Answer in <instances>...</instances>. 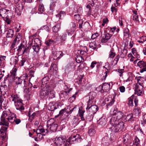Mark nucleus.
<instances>
[{
  "mask_svg": "<svg viewBox=\"0 0 146 146\" xmlns=\"http://www.w3.org/2000/svg\"><path fill=\"white\" fill-rule=\"evenodd\" d=\"M117 108L115 109L114 113L112 114L109 121L111 125H109L107 128L112 133H115L122 130L124 123L121 121L123 117V113L120 111H117Z\"/></svg>",
  "mask_w": 146,
  "mask_h": 146,
  "instance_id": "f257e3e1",
  "label": "nucleus"
},
{
  "mask_svg": "<svg viewBox=\"0 0 146 146\" xmlns=\"http://www.w3.org/2000/svg\"><path fill=\"white\" fill-rule=\"evenodd\" d=\"M96 94L95 92H92L89 93L87 97L88 100L87 101V107L86 108L88 109L89 114L92 115L95 114L98 110V108L96 105H91L93 102L94 100L96 97Z\"/></svg>",
  "mask_w": 146,
  "mask_h": 146,
  "instance_id": "f03ea898",
  "label": "nucleus"
},
{
  "mask_svg": "<svg viewBox=\"0 0 146 146\" xmlns=\"http://www.w3.org/2000/svg\"><path fill=\"white\" fill-rule=\"evenodd\" d=\"M15 119V115L11 113L9 110L4 111L1 117L0 125H9V122L11 123Z\"/></svg>",
  "mask_w": 146,
  "mask_h": 146,
  "instance_id": "7ed1b4c3",
  "label": "nucleus"
},
{
  "mask_svg": "<svg viewBox=\"0 0 146 146\" xmlns=\"http://www.w3.org/2000/svg\"><path fill=\"white\" fill-rule=\"evenodd\" d=\"M133 138L128 134H126L123 137V142L125 146H132L133 145L137 146L139 143V139L136 137H135L134 141Z\"/></svg>",
  "mask_w": 146,
  "mask_h": 146,
  "instance_id": "20e7f679",
  "label": "nucleus"
},
{
  "mask_svg": "<svg viewBox=\"0 0 146 146\" xmlns=\"http://www.w3.org/2000/svg\"><path fill=\"white\" fill-rule=\"evenodd\" d=\"M11 98L12 99V101L14 102L17 110L22 111L25 109L23 106V100L17 94L11 95L10 100Z\"/></svg>",
  "mask_w": 146,
  "mask_h": 146,
  "instance_id": "39448f33",
  "label": "nucleus"
},
{
  "mask_svg": "<svg viewBox=\"0 0 146 146\" xmlns=\"http://www.w3.org/2000/svg\"><path fill=\"white\" fill-rule=\"evenodd\" d=\"M52 121L53 120L50 119L47 122V129H46L47 132L48 130H50L52 132L55 131L56 130L58 127L57 124L54 123Z\"/></svg>",
  "mask_w": 146,
  "mask_h": 146,
  "instance_id": "423d86ee",
  "label": "nucleus"
},
{
  "mask_svg": "<svg viewBox=\"0 0 146 146\" xmlns=\"http://www.w3.org/2000/svg\"><path fill=\"white\" fill-rule=\"evenodd\" d=\"M66 137L64 135H61L59 137H56L55 139L54 143L57 145H61L64 144L66 140Z\"/></svg>",
  "mask_w": 146,
  "mask_h": 146,
  "instance_id": "0eeeda50",
  "label": "nucleus"
},
{
  "mask_svg": "<svg viewBox=\"0 0 146 146\" xmlns=\"http://www.w3.org/2000/svg\"><path fill=\"white\" fill-rule=\"evenodd\" d=\"M135 94L138 96H142L144 93L143 86L141 85L135 86L134 88Z\"/></svg>",
  "mask_w": 146,
  "mask_h": 146,
  "instance_id": "6e6552de",
  "label": "nucleus"
},
{
  "mask_svg": "<svg viewBox=\"0 0 146 146\" xmlns=\"http://www.w3.org/2000/svg\"><path fill=\"white\" fill-rule=\"evenodd\" d=\"M43 87L40 91V95L42 98H44L49 94V89L47 88V86H46V88Z\"/></svg>",
  "mask_w": 146,
  "mask_h": 146,
  "instance_id": "1a4fd4ad",
  "label": "nucleus"
},
{
  "mask_svg": "<svg viewBox=\"0 0 146 146\" xmlns=\"http://www.w3.org/2000/svg\"><path fill=\"white\" fill-rule=\"evenodd\" d=\"M111 137H109L108 135L106 133L104 137L102 139V144L104 145H108L111 143Z\"/></svg>",
  "mask_w": 146,
  "mask_h": 146,
  "instance_id": "9d476101",
  "label": "nucleus"
},
{
  "mask_svg": "<svg viewBox=\"0 0 146 146\" xmlns=\"http://www.w3.org/2000/svg\"><path fill=\"white\" fill-rule=\"evenodd\" d=\"M23 6L22 4L17 5V6L13 8V11L18 15H20L23 10Z\"/></svg>",
  "mask_w": 146,
  "mask_h": 146,
  "instance_id": "9b49d317",
  "label": "nucleus"
},
{
  "mask_svg": "<svg viewBox=\"0 0 146 146\" xmlns=\"http://www.w3.org/2000/svg\"><path fill=\"white\" fill-rule=\"evenodd\" d=\"M137 65L140 68H142L140 70V72L141 73L146 71V62L141 60L137 63Z\"/></svg>",
  "mask_w": 146,
  "mask_h": 146,
  "instance_id": "f8f14e48",
  "label": "nucleus"
},
{
  "mask_svg": "<svg viewBox=\"0 0 146 146\" xmlns=\"http://www.w3.org/2000/svg\"><path fill=\"white\" fill-rule=\"evenodd\" d=\"M70 28L66 30V33L68 35H71L74 32L76 28L75 23L74 22H71L70 25Z\"/></svg>",
  "mask_w": 146,
  "mask_h": 146,
  "instance_id": "ddd939ff",
  "label": "nucleus"
},
{
  "mask_svg": "<svg viewBox=\"0 0 146 146\" xmlns=\"http://www.w3.org/2000/svg\"><path fill=\"white\" fill-rule=\"evenodd\" d=\"M76 143V140L74 135H71L68 139L66 140V142L64 144V146H70V144H72Z\"/></svg>",
  "mask_w": 146,
  "mask_h": 146,
  "instance_id": "4468645a",
  "label": "nucleus"
},
{
  "mask_svg": "<svg viewBox=\"0 0 146 146\" xmlns=\"http://www.w3.org/2000/svg\"><path fill=\"white\" fill-rule=\"evenodd\" d=\"M8 81L7 80L5 79L4 82V84L3 86L1 87L0 90L2 93V92H3L5 94L6 92L7 91V89L8 88L7 86L9 87L11 84V83L9 82H8V84H7L6 83Z\"/></svg>",
  "mask_w": 146,
  "mask_h": 146,
  "instance_id": "2eb2a0df",
  "label": "nucleus"
},
{
  "mask_svg": "<svg viewBox=\"0 0 146 146\" xmlns=\"http://www.w3.org/2000/svg\"><path fill=\"white\" fill-rule=\"evenodd\" d=\"M134 102L135 103V108L133 109V113L135 115L138 116L140 113L139 108L137 107L138 104V100L137 98H135L134 100Z\"/></svg>",
  "mask_w": 146,
  "mask_h": 146,
  "instance_id": "dca6fc26",
  "label": "nucleus"
},
{
  "mask_svg": "<svg viewBox=\"0 0 146 146\" xmlns=\"http://www.w3.org/2000/svg\"><path fill=\"white\" fill-rule=\"evenodd\" d=\"M52 57L54 60L59 59L63 56V54L62 52L60 51H56L54 53L52 52Z\"/></svg>",
  "mask_w": 146,
  "mask_h": 146,
  "instance_id": "f3484780",
  "label": "nucleus"
},
{
  "mask_svg": "<svg viewBox=\"0 0 146 146\" xmlns=\"http://www.w3.org/2000/svg\"><path fill=\"white\" fill-rule=\"evenodd\" d=\"M17 69L16 68H14L10 72V74H8L7 75V77H10V78H11L14 80H15V78L17 79V77H16V72Z\"/></svg>",
  "mask_w": 146,
  "mask_h": 146,
  "instance_id": "a211bd4d",
  "label": "nucleus"
},
{
  "mask_svg": "<svg viewBox=\"0 0 146 146\" xmlns=\"http://www.w3.org/2000/svg\"><path fill=\"white\" fill-rule=\"evenodd\" d=\"M68 92H67L66 91L61 92L59 94L60 99L63 101L66 100L68 97Z\"/></svg>",
  "mask_w": 146,
  "mask_h": 146,
  "instance_id": "6ab92c4d",
  "label": "nucleus"
},
{
  "mask_svg": "<svg viewBox=\"0 0 146 146\" xmlns=\"http://www.w3.org/2000/svg\"><path fill=\"white\" fill-rule=\"evenodd\" d=\"M49 79V77L48 76H46L43 78L41 80L42 85L41 87H46V86H47L48 85H46L48 83Z\"/></svg>",
  "mask_w": 146,
  "mask_h": 146,
  "instance_id": "aec40b11",
  "label": "nucleus"
},
{
  "mask_svg": "<svg viewBox=\"0 0 146 146\" xmlns=\"http://www.w3.org/2000/svg\"><path fill=\"white\" fill-rule=\"evenodd\" d=\"M60 28V24L59 23H56L52 28V32L54 34L58 33L59 31Z\"/></svg>",
  "mask_w": 146,
  "mask_h": 146,
  "instance_id": "412c9836",
  "label": "nucleus"
},
{
  "mask_svg": "<svg viewBox=\"0 0 146 146\" xmlns=\"http://www.w3.org/2000/svg\"><path fill=\"white\" fill-rule=\"evenodd\" d=\"M102 90L103 92H108L110 89V84L106 83H103L101 86Z\"/></svg>",
  "mask_w": 146,
  "mask_h": 146,
  "instance_id": "4be33fe9",
  "label": "nucleus"
},
{
  "mask_svg": "<svg viewBox=\"0 0 146 146\" xmlns=\"http://www.w3.org/2000/svg\"><path fill=\"white\" fill-rule=\"evenodd\" d=\"M58 69V68L56 64H52L50 68V70L52 71L54 75L56 74Z\"/></svg>",
  "mask_w": 146,
  "mask_h": 146,
  "instance_id": "5701e85b",
  "label": "nucleus"
},
{
  "mask_svg": "<svg viewBox=\"0 0 146 146\" xmlns=\"http://www.w3.org/2000/svg\"><path fill=\"white\" fill-rule=\"evenodd\" d=\"M97 123L102 126H104L107 123V119L105 117H101L98 121Z\"/></svg>",
  "mask_w": 146,
  "mask_h": 146,
  "instance_id": "b1692460",
  "label": "nucleus"
},
{
  "mask_svg": "<svg viewBox=\"0 0 146 146\" xmlns=\"http://www.w3.org/2000/svg\"><path fill=\"white\" fill-rule=\"evenodd\" d=\"M19 60L17 56L13 57L11 58V62L10 64H13L15 65H16L18 64V62Z\"/></svg>",
  "mask_w": 146,
  "mask_h": 146,
  "instance_id": "393cba45",
  "label": "nucleus"
},
{
  "mask_svg": "<svg viewBox=\"0 0 146 146\" xmlns=\"http://www.w3.org/2000/svg\"><path fill=\"white\" fill-rule=\"evenodd\" d=\"M27 60L26 58L24 56H22L19 63V65L20 66H24V64L25 63Z\"/></svg>",
  "mask_w": 146,
  "mask_h": 146,
  "instance_id": "a878e982",
  "label": "nucleus"
},
{
  "mask_svg": "<svg viewBox=\"0 0 146 146\" xmlns=\"http://www.w3.org/2000/svg\"><path fill=\"white\" fill-rule=\"evenodd\" d=\"M126 121H128L129 123H132L134 120V117L133 116L132 113L128 115L126 118Z\"/></svg>",
  "mask_w": 146,
  "mask_h": 146,
  "instance_id": "bb28decb",
  "label": "nucleus"
},
{
  "mask_svg": "<svg viewBox=\"0 0 146 146\" xmlns=\"http://www.w3.org/2000/svg\"><path fill=\"white\" fill-rule=\"evenodd\" d=\"M134 97V95H132L130 98L128 99V102L127 104L129 106L133 107V100Z\"/></svg>",
  "mask_w": 146,
  "mask_h": 146,
  "instance_id": "cd10ccee",
  "label": "nucleus"
},
{
  "mask_svg": "<svg viewBox=\"0 0 146 146\" xmlns=\"http://www.w3.org/2000/svg\"><path fill=\"white\" fill-rule=\"evenodd\" d=\"M14 34V31L11 29H9L7 33V37L12 38L13 37Z\"/></svg>",
  "mask_w": 146,
  "mask_h": 146,
  "instance_id": "c85d7f7f",
  "label": "nucleus"
},
{
  "mask_svg": "<svg viewBox=\"0 0 146 146\" xmlns=\"http://www.w3.org/2000/svg\"><path fill=\"white\" fill-rule=\"evenodd\" d=\"M25 77H27V74H23L22 76L17 78V84H21L22 81L24 80V78Z\"/></svg>",
  "mask_w": 146,
  "mask_h": 146,
  "instance_id": "c756f323",
  "label": "nucleus"
},
{
  "mask_svg": "<svg viewBox=\"0 0 146 146\" xmlns=\"http://www.w3.org/2000/svg\"><path fill=\"white\" fill-rule=\"evenodd\" d=\"M7 9L4 8L0 9V16L4 18L6 16Z\"/></svg>",
  "mask_w": 146,
  "mask_h": 146,
  "instance_id": "7c9ffc66",
  "label": "nucleus"
},
{
  "mask_svg": "<svg viewBox=\"0 0 146 146\" xmlns=\"http://www.w3.org/2000/svg\"><path fill=\"white\" fill-rule=\"evenodd\" d=\"M57 108L56 106L53 105L52 103H50L48 106V110L51 111H54Z\"/></svg>",
  "mask_w": 146,
  "mask_h": 146,
  "instance_id": "2f4dec72",
  "label": "nucleus"
},
{
  "mask_svg": "<svg viewBox=\"0 0 146 146\" xmlns=\"http://www.w3.org/2000/svg\"><path fill=\"white\" fill-rule=\"evenodd\" d=\"M89 46L92 49L95 50L97 48V44L95 41L91 42L89 44Z\"/></svg>",
  "mask_w": 146,
  "mask_h": 146,
  "instance_id": "473e14b6",
  "label": "nucleus"
},
{
  "mask_svg": "<svg viewBox=\"0 0 146 146\" xmlns=\"http://www.w3.org/2000/svg\"><path fill=\"white\" fill-rule=\"evenodd\" d=\"M48 95L50 99H52L55 97V92L53 90L49 89V94Z\"/></svg>",
  "mask_w": 146,
  "mask_h": 146,
  "instance_id": "72a5a7b5",
  "label": "nucleus"
},
{
  "mask_svg": "<svg viewBox=\"0 0 146 146\" xmlns=\"http://www.w3.org/2000/svg\"><path fill=\"white\" fill-rule=\"evenodd\" d=\"M88 133L90 136H93L95 134L96 131L94 128H90L88 130Z\"/></svg>",
  "mask_w": 146,
  "mask_h": 146,
  "instance_id": "f704fd0d",
  "label": "nucleus"
},
{
  "mask_svg": "<svg viewBox=\"0 0 146 146\" xmlns=\"http://www.w3.org/2000/svg\"><path fill=\"white\" fill-rule=\"evenodd\" d=\"M76 60L77 62L78 63L84 61V59L81 56L79 55L77 56L76 58Z\"/></svg>",
  "mask_w": 146,
  "mask_h": 146,
  "instance_id": "c9c22d12",
  "label": "nucleus"
},
{
  "mask_svg": "<svg viewBox=\"0 0 146 146\" xmlns=\"http://www.w3.org/2000/svg\"><path fill=\"white\" fill-rule=\"evenodd\" d=\"M75 139L76 143H79L82 140V138L81 136L79 134H77L75 135Z\"/></svg>",
  "mask_w": 146,
  "mask_h": 146,
  "instance_id": "e433bc0d",
  "label": "nucleus"
},
{
  "mask_svg": "<svg viewBox=\"0 0 146 146\" xmlns=\"http://www.w3.org/2000/svg\"><path fill=\"white\" fill-rule=\"evenodd\" d=\"M115 53L113 49H111L109 53V58H113L115 55Z\"/></svg>",
  "mask_w": 146,
  "mask_h": 146,
  "instance_id": "4c0bfd02",
  "label": "nucleus"
},
{
  "mask_svg": "<svg viewBox=\"0 0 146 146\" xmlns=\"http://www.w3.org/2000/svg\"><path fill=\"white\" fill-rule=\"evenodd\" d=\"M0 136L1 137L3 140H6L7 138L6 132L2 131H0Z\"/></svg>",
  "mask_w": 146,
  "mask_h": 146,
  "instance_id": "58836bf2",
  "label": "nucleus"
},
{
  "mask_svg": "<svg viewBox=\"0 0 146 146\" xmlns=\"http://www.w3.org/2000/svg\"><path fill=\"white\" fill-rule=\"evenodd\" d=\"M115 100L114 99H111L110 100V101L108 103H106V106L107 108L108 109L114 103Z\"/></svg>",
  "mask_w": 146,
  "mask_h": 146,
  "instance_id": "ea45409f",
  "label": "nucleus"
},
{
  "mask_svg": "<svg viewBox=\"0 0 146 146\" xmlns=\"http://www.w3.org/2000/svg\"><path fill=\"white\" fill-rule=\"evenodd\" d=\"M79 122L78 118L74 116V118L72 121V123L74 125H77L79 123Z\"/></svg>",
  "mask_w": 146,
  "mask_h": 146,
  "instance_id": "a19ab883",
  "label": "nucleus"
},
{
  "mask_svg": "<svg viewBox=\"0 0 146 146\" xmlns=\"http://www.w3.org/2000/svg\"><path fill=\"white\" fill-rule=\"evenodd\" d=\"M66 15L65 12L64 11H61L60 13L56 15V17L57 18H58L59 19H61V17H64Z\"/></svg>",
  "mask_w": 146,
  "mask_h": 146,
  "instance_id": "79ce46f5",
  "label": "nucleus"
},
{
  "mask_svg": "<svg viewBox=\"0 0 146 146\" xmlns=\"http://www.w3.org/2000/svg\"><path fill=\"white\" fill-rule=\"evenodd\" d=\"M32 48L34 50V51L36 53H37L39 52L40 49L39 46L37 45H33L32 46Z\"/></svg>",
  "mask_w": 146,
  "mask_h": 146,
  "instance_id": "37998d69",
  "label": "nucleus"
},
{
  "mask_svg": "<svg viewBox=\"0 0 146 146\" xmlns=\"http://www.w3.org/2000/svg\"><path fill=\"white\" fill-rule=\"evenodd\" d=\"M38 10L39 12L38 14H41L43 12L44 10V6L43 5L40 4L38 7Z\"/></svg>",
  "mask_w": 146,
  "mask_h": 146,
  "instance_id": "c03bdc74",
  "label": "nucleus"
},
{
  "mask_svg": "<svg viewBox=\"0 0 146 146\" xmlns=\"http://www.w3.org/2000/svg\"><path fill=\"white\" fill-rule=\"evenodd\" d=\"M66 109H62L61 110H60L59 112V113L58 115L55 116V117H58L59 116H62L63 114L64 113H66Z\"/></svg>",
  "mask_w": 146,
  "mask_h": 146,
  "instance_id": "a18cd8bd",
  "label": "nucleus"
},
{
  "mask_svg": "<svg viewBox=\"0 0 146 146\" xmlns=\"http://www.w3.org/2000/svg\"><path fill=\"white\" fill-rule=\"evenodd\" d=\"M34 42L35 44L36 45H41V41L38 38H36L34 39Z\"/></svg>",
  "mask_w": 146,
  "mask_h": 146,
  "instance_id": "49530a36",
  "label": "nucleus"
},
{
  "mask_svg": "<svg viewBox=\"0 0 146 146\" xmlns=\"http://www.w3.org/2000/svg\"><path fill=\"white\" fill-rule=\"evenodd\" d=\"M54 42V41L51 39H49L45 41V43L48 46H50L52 43Z\"/></svg>",
  "mask_w": 146,
  "mask_h": 146,
  "instance_id": "de8ad7c7",
  "label": "nucleus"
},
{
  "mask_svg": "<svg viewBox=\"0 0 146 146\" xmlns=\"http://www.w3.org/2000/svg\"><path fill=\"white\" fill-rule=\"evenodd\" d=\"M5 66V63L4 62V60H2L1 58L0 57V68H4Z\"/></svg>",
  "mask_w": 146,
  "mask_h": 146,
  "instance_id": "09e8293b",
  "label": "nucleus"
},
{
  "mask_svg": "<svg viewBox=\"0 0 146 146\" xmlns=\"http://www.w3.org/2000/svg\"><path fill=\"white\" fill-rule=\"evenodd\" d=\"M132 76L131 72H129L128 75V78L126 80V82L132 81Z\"/></svg>",
  "mask_w": 146,
  "mask_h": 146,
  "instance_id": "8fccbe9b",
  "label": "nucleus"
},
{
  "mask_svg": "<svg viewBox=\"0 0 146 146\" xmlns=\"http://www.w3.org/2000/svg\"><path fill=\"white\" fill-rule=\"evenodd\" d=\"M3 126L1 127L0 130V131H2L6 132V131L8 127L9 126V125H3Z\"/></svg>",
  "mask_w": 146,
  "mask_h": 146,
  "instance_id": "3c124183",
  "label": "nucleus"
},
{
  "mask_svg": "<svg viewBox=\"0 0 146 146\" xmlns=\"http://www.w3.org/2000/svg\"><path fill=\"white\" fill-rule=\"evenodd\" d=\"M124 36H127L128 37L129 36V30L128 29H125L123 31Z\"/></svg>",
  "mask_w": 146,
  "mask_h": 146,
  "instance_id": "603ef678",
  "label": "nucleus"
},
{
  "mask_svg": "<svg viewBox=\"0 0 146 146\" xmlns=\"http://www.w3.org/2000/svg\"><path fill=\"white\" fill-rule=\"evenodd\" d=\"M72 68V66L70 64H68L65 67L66 72H68L71 70Z\"/></svg>",
  "mask_w": 146,
  "mask_h": 146,
  "instance_id": "864d4df0",
  "label": "nucleus"
},
{
  "mask_svg": "<svg viewBox=\"0 0 146 146\" xmlns=\"http://www.w3.org/2000/svg\"><path fill=\"white\" fill-rule=\"evenodd\" d=\"M146 40V36H142L140 38V40H138V42H140L143 43Z\"/></svg>",
  "mask_w": 146,
  "mask_h": 146,
  "instance_id": "5fc2aeb1",
  "label": "nucleus"
},
{
  "mask_svg": "<svg viewBox=\"0 0 146 146\" xmlns=\"http://www.w3.org/2000/svg\"><path fill=\"white\" fill-rule=\"evenodd\" d=\"M127 53V51L126 50H123V52L120 54V57L121 58H123L126 56Z\"/></svg>",
  "mask_w": 146,
  "mask_h": 146,
  "instance_id": "6e6d98bb",
  "label": "nucleus"
},
{
  "mask_svg": "<svg viewBox=\"0 0 146 146\" xmlns=\"http://www.w3.org/2000/svg\"><path fill=\"white\" fill-rule=\"evenodd\" d=\"M104 37L108 40H109L112 36L110 34L108 33H106L104 34Z\"/></svg>",
  "mask_w": 146,
  "mask_h": 146,
  "instance_id": "4d7b16f0",
  "label": "nucleus"
},
{
  "mask_svg": "<svg viewBox=\"0 0 146 146\" xmlns=\"http://www.w3.org/2000/svg\"><path fill=\"white\" fill-rule=\"evenodd\" d=\"M4 20L6 23L8 24H10L11 22V20L9 18V17H6L5 18H4Z\"/></svg>",
  "mask_w": 146,
  "mask_h": 146,
  "instance_id": "13d9d810",
  "label": "nucleus"
},
{
  "mask_svg": "<svg viewBox=\"0 0 146 146\" xmlns=\"http://www.w3.org/2000/svg\"><path fill=\"white\" fill-rule=\"evenodd\" d=\"M25 47V46L24 45L22 44L21 43L19 46V48L17 49V50L18 51V52H19L21 51L22 49L23 48H24Z\"/></svg>",
  "mask_w": 146,
  "mask_h": 146,
  "instance_id": "bf43d9fd",
  "label": "nucleus"
},
{
  "mask_svg": "<svg viewBox=\"0 0 146 146\" xmlns=\"http://www.w3.org/2000/svg\"><path fill=\"white\" fill-rule=\"evenodd\" d=\"M119 58V55H117L116 56L115 58L113 61V62H115L114 64V65H116L117 64Z\"/></svg>",
  "mask_w": 146,
  "mask_h": 146,
  "instance_id": "052dcab7",
  "label": "nucleus"
},
{
  "mask_svg": "<svg viewBox=\"0 0 146 146\" xmlns=\"http://www.w3.org/2000/svg\"><path fill=\"white\" fill-rule=\"evenodd\" d=\"M90 25L89 23L88 22H84L83 25V28L85 29H87Z\"/></svg>",
  "mask_w": 146,
  "mask_h": 146,
  "instance_id": "680f3d73",
  "label": "nucleus"
},
{
  "mask_svg": "<svg viewBox=\"0 0 146 146\" xmlns=\"http://www.w3.org/2000/svg\"><path fill=\"white\" fill-rule=\"evenodd\" d=\"M67 34L66 33H64L61 37V39L63 41H65L66 39Z\"/></svg>",
  "mask_w": 146,
  "mask_h": 146,
  "instance_id": "e2e57ef3",
  "label": "nucleus"
},
{
  "mask_svg": "<svg viewBox=\"0 0 146 146\" xmlns=\"http://www.w3.org/2000/svg\"><path fill=\"white\" fill-rule=\"evenodd\" d=\"M45 131H46V129H39L37 130V133L38 131V133H45Z\"/></svg>",
  "mask_w": 146,
  "mask_h": 146,
  "instance_id": "0e129e2a",
  "label": "nucleus"
},
{
  "mask_svg": "<svg viewBox=\"0 0 146 146\" xmlns=\"http://www.w3.org/2000/svg\"><path fill=\"white\" fill-rule=\"evenodd\" d=\"M85 111L84 110H80V108L79 109V110L78 111V114L79 116H82L84 114V113Z\"/></svg>",
  "mask_w": 146,
  "mask_h": 146,
  "instance_id": "69168bd1",
  "label": "nucleus"
},
{
  "mask_svg": "<svg viewBox=\"0 0 146 146\" xmlns=\"http://www.w3.org/2000/svg\"><path fill=\"white\" fill-rule=\"evenodd\" d=\"M133 19L134 21L136 22L139 21L138 16V15H133Z\"/></svg>",
  "mask_w": 146,
  "mask_h": 146,
  "instance_id": "338daca9",
  "label": "nucleus"
},
{
  "mask_svg": "<svg viewBox=\"0 0 146 146\" xmlns=\"http://www.w3.org/2000/svg\"><path fill=\"white\" fill-rule=\"evenodd\" d=\"M99 35L98 33H96L92 35L91 38L92 39H94L98 36Z\"/></svg>",
  "mask_w": 146,
  "mask_h": 146,
  "instance_id": "774afa93",
  "label": "nucleus"
}]
</instances>
